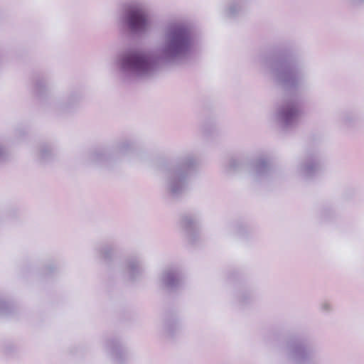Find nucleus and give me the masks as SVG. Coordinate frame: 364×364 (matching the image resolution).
<instances>
[{"label":"nucleus","mask_w":364,"mask_h":364,"mask_svg":"<svg viewBox=\"0 0 364 364\" xmlns=\"http://www.w3.org/2000/svg\"><path fill=\"white\" fill-rule=\"evenodd\" d=\"M146 24V17L141 9H136L131 11L129 17V25L132 30H142L145 28Z\"/></svg>","instance_id":"f257e3e1"},{"label":"nucleus","mask_w":364,"mask_h":364,"mask_svg":"<svg viewBox=\"0 0 364 364\" xmlns=\"http://www.w3.org/2000/svg\"><path fill=\"white\" fill-rule=\"evenodd\" d=\"M127 63L135 68L142 70H148L150 65L149 59L139 53L130 55L127 58Z\"/></svg>","instance_id":"f03ea898"}]
</instances>
